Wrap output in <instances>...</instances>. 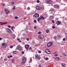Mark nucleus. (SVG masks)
Here are the masks:
<instances>
[{"label":"nucleus","mask_w":67,"mask_h":67,"mask_svg":"<svg viewBox=\"0 0 67 67\" xmlns=\"http://www.w3.org/2000/svg\"><path fill=\"white\" fill-rule=\"evenodd\" d=\"M2 5H3V6H4V5H5V4L4 3H3Z\"/></svg>","instance_id":"nucleus-54"},{"label":"nucleus","mask_w":67,"mask_h":67,"mask_svg":"<svg viewBox=\"0 0 67 67\" xmlns=\"http://www.w3.org/2000/svg\"><path fill=\"white\" fill-rule=\"evenodd\" d=\"M37 3H40V1L38 0H37Z\"/></svg>","instance_id":"nucleus-33"},{"label":"nucleus","mask_w":67,"mask_h":67,"mask_svg":"<svg viewBox=\"0 0 67 67\" xmlns=\"http://www.w3.org/2000/svg\"><path fill=\"white\" fill-rule=\"evenodd\" d=\"M13 54H16V51H14L13 52Z\"/></svg>","instance_id":"nucleus-24"},{"label":"nucleus","mask_w":67,"mask_h":67,"mask_svg":"<svg viewBox=\"0 0 67 67\" xmlns=\"http://www.w3.org/2000/svg\"><path fill=\"white\" fill-rule=\"evenodd\" d=\"M15 61V60H14V59L12 61L13 63H14V62Z\"/></svg>","instance_id":"nucleus-31"},{"label":"nucleus","mask_w":67,"mask_h":67,"mask_svg":"<svg viewBox=\"0 0 67 67\" xmlns=\"http://www.w3.org/2000/svg\"><path fill=\"white\" fill-rule=\"evenodd\" d=\"M66 38L67 40V36H66Z\"/></svg>","instance_id":"nucleus-64"},{"label":"nucleus","mask_w":67,"mask_h":67,"mask_svg":"<svg viewBox=\"0 0 67 67\" xmlns=\"http://www.w3.org/2000/svg\"><path fill=\"white\" fill-rule=\"evenodd\" d=\"M58 37L59 38H60V36L59 35H58Z\"/></svg>","instance_id":"nucleus-56"},{"label":"nucleus","mask_w":67,"mask_h":67,"mask_svg":"<svg viewBox=\"0 0 67 67\" xmlns=\"http://www.w3.org/2000/svg\"><path fill=\"white\" fill-rule=\"evenodd\" d=\"M28 24H29V25H31V23H28Z\"/></svg>","instance_id":"nucleus-61"},{"label":"nucleus","mask_w":67,"mask_h":67,"mask_svg":"<svg viewBox=\"0 0 67 67\" xmlns=\"http://www.w3.org/2000/svg\"><path fill=\"white\" fill-rule=\"evenodd\" d=\"M10 11H7V12H6V14H9V13H10Z\"/></svg>","instance_id":"nucleus-15"},{"label":"nucleus","mask_w":67,"mask_h":67,"mask_svg":"<svg viewBox=\"0 0 67 67\" xmlns=\"http://www.w3.org/2000/svg\"><path fill=\"white\" fill-rule=\"evenodd\" d=\"M36 29V26H35L34 27V29Z\"/></svg>","instance_id":"nucleus-42"},{"label":"nucleus","mask_w":67,"mask_h":67,"mask_svg":"<svg viewBox=\"0 0 67 67\" xmlns=\"http://www.w3.org/2000/svg\"><path fill=\"white\" fill-rule=\"evenodd\" d=\"M12 56H12V55H11L10 56V58H11V57H12Z\"/></svg>","instance_id":"nucleus-59"},{"label":"nucleus","mask_w":67,"mask_h":67,"mask_svg":"<svg viewBox=\"0 0 67 67\" xmlns=\"http://www.w3.org/2000/svg\"><path fill=\"white\" fill-rule=\"evenodd\" d=\"M6 31L7 32H8V33H12V31H11V30L9 28H7L6 29Z\"/></svg>","instance_id":"nucleus-6"},{"label":"nucleus","mask_w":67,"mask_h":67,"mask_svg":"<svg viewBox=\"0 0 67 67\" xmlns=\"http://www.w3.org/2000/svg\"><path fill=\"white\" fill-rule=\"evenodd\" d=\"M8 58H10V56H8Z\"/></svg>","instance_id":"nucleus-60"},{"label":"nucleus","mask_w":67,"mask_h":67,"mask_svg":"<svg viewBox=\"0 0 67 67\" xmlns=\"http://www.w3.org/2000/svg\"><path fill=\"white\" fill-rule=\"evenodd\" d=\"M38 38L41 40H43V39H44V36L43 35H39Z\"/></svg>","instance_id":"nucleus-3"},{"label":"nucleus","mask_w":67,"mask_h":67,"mask_svg":"<svg viewBox=\"0 0 67 67\" xmlns=\"http://www.w3.org/2000/svg\"><path fill=\"white\" fill-rule=\"evenodd\" d=\"M45 52L46 53L48 54H51V52L48 49H46L45 50Z\"/></svg>","instance_id":"nucleus-5"},{"label":"nucleus","mask_w":67,"mask_h":67,"mask_svg":"<svg viewBox=\"0 0 67 67\" xmlns=\"http://www.w3.org/2000/svg\"><path fill=\"white\" fill-rule=\"evenodd\" d=\"M46 60H48V58L47 57L46 58Z\"/></svg>","instance_id":"nucleus-28"},{"label":"nucleus","mask_w":67,"mask_h":67,"mask_svg":"<svg viewBox=\"0 0 67 67\" xmlns=\"http://www.w3.org/2000/svg\"><path fill=\"white\" fill-rule=\"evenodd\" d=\"M40 17L41 19H42V20H44V19H45V18L43 17L42 16H41Z\"/></svg>","instance_id":"nucleus-13"},{"label":"nucleus","mask_w":67,"mask_h":67,"mask_svg":"<svg viewBox=\"0 0 67 67\" xmlns=\"http://www.w3.org/2000/svg\"><path fill=\"white\" fill-rule=\"evenodd\" d=\"M10 48H13V46H10Z\"/></svg>","instance_id":"nucleus-44"},{"label":"nucleus","mask_w":67,"mask_h":67,"mask_svg":"<svg viewBox=\"0 0 67 67\" xmlns=\"http://www.w3.org/2000/svg\"><path fill=\"white\" fill-rule=\"evenodd\" d=\"M2 48H4L5 47H6L7 45L6 44H5V43H3V44H2Z\"/></svg>","instance_id":"nucleus-8"},{"label":"nucleus","mask_w":67,"mask_h":67,"mask_svg":"<svg viewBox=\"0 0 67 67\" xmlns=\"http://www.w3.org/2000/svg\"><path fill=\"white\" fill-rule=\"evenodd\" d=\"M11 4H14V2H12L11 3Z\"/></svg>","instance_id":"nucleus-50"},{"label":"nucleus","mask_w":67,"mask_h":67,"mask_svg":"<svg viewBox=\"0 0 67 67\" xmlns=\"http://www.w3.org/2000/svg\"><path fill=\"white\" fill-rule=\"evenodd\" d=\"M62 66L63 67H65V65L64 64L62 63Z\"/></svg>","instance_id":"nucleus-18"},{"label":"nucleus","mask_w":67,"mask_h":67,"mask_svg":"<svg viewBox=\"0 0 67 67\" xmlns=\"http://www.w3.org/2000/svg\"><path fill=\"white\" fill-rule=\"evenodd\" d=\"M49 32V30H47L46 31V33H48V32Z\"/></svg>","instance_id":"nucleus-27"},{"label":"nucleus","mask_w":67,"mask_h":67,"mask_svg":"<svg viewBox=\"0 0 67 67\" xmlns=\"http://www.w3.org/2000/svg\"><path fill=\"white\" fill-rule=\"evenodd\" d=\"M41 17H39L37 19V21H40V20H41Z\"/></svg>","instance_id":"nucleus-19"},{"label":"nucleus","mask_w":67,"mask_h":67,"mask_svg":"<svg viewBox=\"0 0 67 67\" xmlns=\"http://www.w3.org/2000/svg\"><path fill=\"white\" fill-rule=\"evenodd\" d=\"M7 60V58L4 59V61H6Z\"/></svg>","instance_id":"nucleus-38"},{"label":"nucleus","mask_w":67,"mask_h":67,"mask_svg":"<svg viewBox=\"0 0 67 67\" xmlns=\"http://www.w3.org/2000/svg\"><path fill=\"white\" fill-rule=\"evenodd\" d=\"M31 49L32 48H31V47H30L29 48V49L30 50V49Z\"/></svg>","instance_id":"nucleus-53"},{"label":"nucleus","mask_w":67,"mask_h":67,"mask_svg":"<svg viewBox=\"0 0 67 67\" xmlns=\"http://www.w3.org/2000/svg\"><path fill=\"white\" fill-rule=\"evenodd\" d=\"M12 35L13 38H15V35L14 34H12Z\"/></svg>","instance_id":"nucleus-14"},{"label":"nucleus","mask_w":67,"mask_h":67,"mask_svg":"<svg viewBox=\"0 0 67 67\" xmlns=\"http://www.w3.org/2000/svg\"><path fill=\"white\" fill-rule=\"evenodd\" d=\"M15 6H14L13 8V10H15Z\"/></svg>","instance_id":"nucleus-25"},{"label":"nucleus","mask_w":67,"mask_h":67,"mask_svg":"<svg viewBox=\"0 0 67 67\" xmlns=\"http://www.w3.org/2000/svg\"><path fill=\"white\" fill-rule=\"evenodd\" d=\"M29 60L30 63H32V59L31 58H30L29 59Z\"/></svg>","instance_id":"nucleus-16"},{"label":"nucleus","mask_w":67,"mask_h":67,"mask_svg":"<svg viewBox=\"0 0 67 67\" xmlns=\"http://www.w3.org/2000/svg\"><path fill=\"white\" fill-rule=\"evenodd\" d=\"M36 9L37 10H41V8L39 6H37L36 7Z\"/></svg>","instance_id":"nucleus-11"},{"label":"nucleus","mask_w":67,"mask_h":67,"mask_svg":"<svg viewBox=\"0 0 67 67\" xmlns=\"http://www.w3.org/2000/svg\"><path fill=\"white\" fill-rule=\"evenodd\" d=\"M2 40V39L1 38H0V41H1V40Z\"/></svg>","instance_id":"nucleus-62"},{"label":"nucleus","mask_w":67,"mask_h":67,"mask_svg":"<svg viewBox=\"0 0 67 67\" xmlns=\"http://www.w3.org/2000/svg\"><path fill=\"white\" fill-rule=\"evenodd\" d=\"M17 40L18 41H20V39H19V38H18L17 39Z\"/></svg>","instance_id":"nucleus-63"},{"label":"nucleus","mask_w":67,"mask_h":67,"mask_svg":"<svg viewBox=\"0 0 67 67\" xmlns=\"http://www.w3.org/2000/svg\"><path fill=\"white\" fill-rule=\"evenodd\" d=\"M39 14H37V13H36L35 15V16L36 18H38L39 17Z\"/></svg>","instance_id":"nucleus-10"},{"label":"nucleus","mask_w":67,"mask_h":67,"mask_svg":"<svg viewBox=\"0 0 67 67\" xmlns=\"http://www.w3.org/2000/svg\"><path fill=\"white\" fill-rule=\"evenodd\" d=\"M54 11V9H52L51 10V11L52 12H53Z\"/></svg>","instance_id":"nucleus-36"},{"label":"nucleus","mask_w":67,"mask_h":67,"mask_svg":"<svg viewBox=\"0 0 67 67\" xmlns=\"http://www.w3.org/2000/svg\"><path fill=\"white\" fill-rule=\"evenodd\" d=\"M64 56H66V54L65 53H64Z\"/></svg>","instance_id":"nucleus-58"},{"label":"nucleus","mask_w":67,"mask_h":67,"mask_svg":"<svg viewBox=\"0 0 67 67\" xmlns=\"http://www.w3.org/2000/svg\"><path fill=\"white\" fill-rule=\"evenodd\" d=\"M34 23H36V20H34Z\"/></svg>","instance_id":"nucleus-35"},{"label":"nucleus","mask_w":67,"mask_h":67,"mask_svg":"<svg viewBox=\"0 0 67 67\" xmlns=\"http://www.w3.org/2000/svg\"><path fill=\"white\" fill-rule=\"evenodd\" d=\"M7 24V23L6 22L4 23H2V24L1 25H4V24Z\"/></svg>","instance_id":"nucleus-20"},{"label":"nucleus","mask_w":67,"mask_h":67,"mask_svg":"<svg viewBox=\"0 0 67 67\" xmlns=\"http://www.w3.org/2000/svg\"><path fill=\"white\" fill-rule=\"evenodd\" d=\"M52 22L53 23H55V21H54V20H52Z\"/></svg>","instance_id":"nucleus-32"},{"label":"nucleus","mask_w":67,"mask_h":67,"mask_svg":"<svg viewBox=\"0 0 67 67\" xmlns=\"http://www.w3.org/2000/svg\"><path fill=\"white\" fill-rule=\"evenodd\" d=\"M65 40H66V39H65V38H63V41H65Z\"/></svg>","instance_id":"nucleus-29"},{"label":"nucleus","mask_w":67,"mask_h":67,"mask_svg":"<svg viewBox=\"0 0 67 67\" xmlns=\"http://www.w3.org/2000/svg\"><path fill=\"white\" fill-rule=\"evenodd\" d=\"M52 45H53V42H50L47 44V46L48 47H50Z\"/></svg>","instance_id":"nucleus-2"},{"label":"nucleus","mask_w":67,"mask_h":67,"mask_svg":"<svg viewBox=\"0 0 67 67\" xmlns=\"http://www.w3.org/2000/svg\"><path fill=\"white\" fill-rule=\"evenodd\" d=\"M37 58L38 59H39V60H40V58L38 57Z\"/></svg>","instance_id":"nucleus-37"},{"label":"nucleus","mask_w":67,"mask_h":67,"mask_svg":"<svg viewBox=\"0 0 67 67\" xmlns=\"http://www.w3.org/2000/svg\"><path fill=\"white\" fill-rule=\"evenodd\" d=\"M11 29L12 30H13V26H12V27H11Z\"/></svg>","instance_id":"nucleus-45"},{"label":"nucleus","mask_w":67,"mask_h":67,"mask_svg":"<svg viewBox=\"0 0 67 67\" xmlns=\"http://www.w3.org/2000/svg\"><path fill=\"white\" fill-rule=\"evenodd\" d=\"M41 9H42V10H44V7H42L41 8Z\"/></svg>","instance_id":"nucleus-57"},{"label":"nucleus","mask_w":67,"mask_h":67,"mask_svg":"<svg viewBox=\"0 0 67 67\" xmlns=\"http://www.w3.org/2000/svg\"><path fill=\"white\" fill-rule=\"evenodd\" d=\"M54 59H55V60H56V57H54Z\"/></svg>","instance_id":"nucleus-55"},{"label":"nucleus","mask_w":67,"mask_h":67,"mask_svg":"<svg viewBox=\"0 0 67 67\" xmlns=\"http://www.w3.org/2000/svg\"><path fill=\"white\" fill-rule=\"evenodd\" d=\"M15 19H18V17L17 16H16L15 17Z\"/></svg>","instance_id":"nucleus-30"},{"label":"nucleus","mask_w":67,"mask_h":67,"mask_svg":"<svg viewBox=\"0 0 67 67\" xmlns=\"http://www.w3.org/2000/svg\"><path fill=\"white\" fill-rule=\"evenodd\" d=\"M16 48L17 49H19V51H21L22 50V47L20 45L18 46Z\"/></svg>","instance_id":"nucleus-4"},{"label":"nucleus","mask_w":67,"mask_h":67,"mask_svg":"<svg viewBox=\"0 0 67 67\" xmlns=\"http://www.w3.org/2000/svg\"><path fill=\"white\" fill-rule=\"evenodd\" d=\"M57 7L58 8H59V6L58 5H57Z\"/></svg>","instance_id":"nucleus-43"},{"label":"nucleus","mask_w":67,"mask_h":67,"mask_svg":"<svg viewBox=\"0 0 67 67\" xmlns=\"http://www.w3.org/2000/svg\"><path fill=\"white\" fill-rule=\"evenodd\" d=\"M24 52L23 51L22 52V54H24Z\"/></svg>","instance_id":"nucleus-52"},{"label":"nucleus","mask_w":67,"mask_h":67,"mask_svg":"<svg viewBox=\"0 0 67 67\" xmlns=\"http://www.w3.org/2000/svg\"><path fill=\"white\" fill-rule=\"evenodd\" d=\"M23 60H22V62L21 63V65H23V64H24L25 63H26V60L25 58H23Z\"/></svg>","instance_id":"nucleus-1"},{"label":"nucleus","mask_w":67,"mask_h":67,"mask_svg":"<svg viewBox=\"0 0 67 67\" xmlns=\"http://www.w3.org/2000/svg\"><path fill=\"white\" fill-rule=\"evenodd\" d=\"M60 23H61L59 21H57V25H59Z\"/></svg>","instance_id":"nucleus-12"},{"label":"nucleus","mask_w":67,"mask_h":67,"mask_svg":"<svg viewBox=\"0 0 67 67\" xmlns=\"http://www.w3.org/2000/svg\"><path fill=\"white\" fill-rule=\"evenodd\" d=\"M36 58H37L38 57V54H36L35 55Z\"/></svg>","instance_id":"nucleus-23"},{"label":"nucleus","mask_w":67,"mask_h":67,"mask_svg":"<svg viewBox=\"0 0 67 67\" xmlns=\"http://www.w3.org/2000/svg\"><path fill=\"white\" fill-rule=\"evenodd\" d=\"M46 3H47V4H51L52 3V1L51 0H48V1H47L46 2Z\"/></svg>","instance_id":"nucleus-9"},{"label":"nucleus","mask_w":67,"mask_h":67,"mask_svg":"<svg viewBox=\"0 0 67 67\" xmlns=\"http://www.w3.org/2000/svg\"><path fill=\"white\" fill-rule=\"evenodd\" d=\"M38 53H41V51H38Z\"/></svg>","instance_id":"nucleus-41"},{"label":"nucleus","mask_w":67,"mask_h":67,"mask_svg":"<svg viewBox=\"0 0 67 67\" xmlns=\"http://www.w3.org/2000/svg\"><path fill=\"white\" fill-rule=\"evenodd\" d=\"M38 45H39V44H37L35 46H37Z\"/></svg>","instance_id":"nucleus-34"},{"label":"nucleus","mask_w":67,"mask_h":67,"mask_svg":"<svg viewBox=\"0 0 67 67\" xmlns=\"http://www.w3.org/2000/svg\"><path fill=\"white\" fill-rule=\"evenodd\" d=\"M54 56H57V54H55L54 55Z\"/></svg>","instance_id":"nucleus-49"},{"label":"nucleus","mask_w":67,"mask_h":67,"mask_svg":"<svg viewBox=\"0 0 67 67\" xmlns=\"http://www.w3.org/2000/svg\"><path fill=\"white\" fill-rule=\"evenodd\" d=\"M41 32H38V34H41Z\"/></svg>","instance_id":"nucleus-48"},{"label":"nucleus","mask_w":67,"mask_h":67,"mask_svg":"<svg viewBox=\"0 0 67 67\" xmlns=\"http://www.w3.org/2000/svg\"><path fill=\"white\" fill-rule=\"evenodd\" d=\"M4 10L5 12H7V11H8V10L7 9L5 8L4 9Z\"/></svg>","instance_id":"nucleus-21"},{"label":"nucleus","mask_w":67,"mask_h":67,"mask_svg":"<svg viewBox=\"0 0 67 67\" xmlns=\"http://www.w3.org/2000/svg\"><path fill=\"white\" fill-rule=\"evenodd\" d=\"M53 18V16H51L49 17V19L50 20H51Z\"/></svg>","instance_id":"nucleus-22"},{"label":"nucleus","mask_w":67,"mask_h":67,"mask_svg":"<svg viewBox=\"0 0 67 67\" xmlns=\"http://www.w3.org/2000/svg\"><path fill=\"white\" fill-rule=\"evenodd\" d=\"M60 58L59 57H56V60H60Z\"/></svg>","instance_id":"nucleus-17"},{"label":"nucleus","mask_w":67,"mask_h":67,"mask_svg":"<svg viewBox=\"0 0 67 67\" xmlns=\"http://www.w3.org/2000/svg\"><path fill=\"white\" fill-rule=\"evenodd\" d=\"M8 27H9V28H10V27H11V26H10V25H8Z\"/></svg>","instance_id":"nucleus-47"},{"label":"nucleus","mask_w":67,"mask_h":67,"mask_svg":"<svg viewBox=\"0 0 67 67\" xmlns=\"http://www.w3.org/2000/svg\"><path fill=\"white\" fill-rule=\"evenodd\" d=\"M53 7L54 8H56V7H57V5H55L53 6Z\"/></svg>","instance_id":"nucleus-26"},{"label":"nucleus","mask_w":67,"mask_h":67,"mask_svg":"<svg viewBox=\"0 0 67 67\" xmlns=\"http://www.w3.org/2000/svg\"><path fill=\"white\" fill-rule=\"evenodd\" d=\"M26 40H27V41H29L30 39H29L28 38H27L26 39Z\"/></svg>","instance_id":"nucleus-46"},{"label":"nucleus","mask_w":67,"mask_h":67,"mask_svg":"<svg viewBox=\"0 0 67 67\" xmlns=\"http://www.w3.org/2000/svg\"><path fill=\"white\" fill-rule=\"evenodd\" d=\"M54 38H55V39H56V38H57V37H56V36H55L54 37Z\"/></svg>","instance_id":"nucleus-51"},{"label":"nucleus","mask_w":67,"mask_h":67,"mask_svg":"<svg viewBox=\"0 0 67 67\" xmlns=\"http://www.w3.org/2000/svg\"><path fill=\"white\" fill-rule=\"evenodd\" d=\"M27 9L28 10H30V7H28L27 8Z\"/></svg>","instance_id":"nucleus-40"},{"label":"nucleus","mask_w":67,"mask_h":67,"mask_svg":"<svg viewBox=\"0 0 67 67\" xmlns=\"http://www.w3.org/2000/svg\"><path fill=\"white\" fill-rule=\"evenodd\" d=\"M52 29H54L55 28V27H54V26H53L52 27Z\"/></svg>","instance_id":"nucleus-39"},{"label":"nucleus","mask_w":67,"mask_h":67,"mask_svg":"<svg viewBox=\"0 0 67 67\" xmlns=\"http://www.w3.org/2000/svg\"><path fill=\"white\" fill-rule=\"evenodd\" d=\"M30 47V46L28 44L25 45V48L27 50H28L29 49V48Z\"/></svg>","instance_id":"nucleus-7"}]
</instances>
